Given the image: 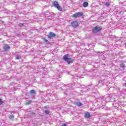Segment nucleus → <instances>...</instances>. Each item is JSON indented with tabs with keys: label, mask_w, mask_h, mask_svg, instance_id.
I'll list each match as a JSON object with an SVG mask.
<instances>
[{
	"label": "nucleus",
	"mask_w": 126,
	"mask_h": 126,
	"mask_svg": "<svg viewBox=\"0 0 126 126\" xmlns=\"http://www.w3.org/2000/svg\"><path fill=\"white\" fill-rule=\"evenodd\" d=\"M99 100L101 101V105H102V106L105 105V103L104 104L103 103H106V102H115V101H116V99L114 97H112L110 94L105 96V98L104 96H102L99 98Z\"/></svg>",
	"instance_id": "1"
},
{
	"label": "nucleus",
	"mask_w": 126,
	"mask_h": 126,
	"mask_svg": "<svg viewBox=\"0 0 126 126\" xmlns=\"http://www.w3.org/2000/svg\"><path fill=\"white\" fill-rule=\"evenodd\" d=\"M53 3L54 4V6H55V7H56V8H57L58 10H59L60 11H63V8L62 7V6L59 5V2L58 1H54Z\"/></svg>",
	"instance_id": "2"
},
{
	"label": "nucleus",
	"mask_w": 126,
	"mask_h": 126,
	"mask_svg": "<svg viewBox=\"0 0 126 126\" xmlns=\"http://www.w3.org/2000/svg\"><path fill=\"white\" fill-rule=\"evenodd\" d=\"M63 59L64 61L67 62L68 64H70V63H72V62L71 61V59L68 58V55H65L63 57Z\"/></svg>",
	"instance_id": "3"
},
{
	"label": "nucleus",
	"mask_w": 126,
	"mask_h": 126,
	"mask_svg": "<svg viewBox=\"0 0 126 126\" xmlns=\"http://www.w3.org/2000/svg\"><path fill=\"white\" fill-rule=\"evenodd\" d=\"M101 30H102V27L100 26H97L94 28L93 29V33H97V32H99V31H101Z\"/></svg>",
	"instance_id": "4"
},
{
	"label": "nucleus",
	"mask_w": 126,
	"mask_h": 126,
	"mask_svg": "<svg viewBox=\"0 0 126 126\" xmlns=\"http://www.w3.org/2000/svg\"><path fill=\"white\" fill-rule=\"evenodd\" d=\"M83 15V12H78L75 14H73V17L74 18H77V17H81Z\"/></svg>",
	"instance_id": "5"
},
{
	"label": "nucleus",
	"mask_w": 126,
	"mask_h": 126,
	"mask_svg": "<svg viewBox=\"0 0 126 126\" xmlns=\"http://www.w3.org/2000/svg\"><path fill=\"white\" fill-rule=\"evenodd\" d=\"M71 25L73 28H76L78 27V22L76 21H74L71 23Z\"/></svg>",
	"instance_id": "6"
},
{
	"label": "nucleus",
	"mask_w": 126,
	"mask_h": 126,
	"mask_svg": "<svg viewBox=\"0 0 126 126\" xmlns=\"http://www.w3.org/2000/svg\"><path fill=\"white\" fill-rule=\"evenodd\" d=\"M54 37H56V34L53 33V32H50L48 35V38L51 39V38H54Z\"/></svg>",
	"instance_id": "7"
},
{
	"label": "nucleus",
	"mask_w": 126,
	"mask_h": 126,
	"mask_svg": "<svg viewBox=\"0 0 126 126\" xmlns=\"http://www.w3.org/2000/svg\"><path fill=\"white\" fill-rule=\"evenodd\" d=\"M85 118H86L87 119L88 118H90V113L89 112H86L85 113Z\"/></svg>",
	"instance_id": "8"
},
{
	"label": "nucleus",
	"mask_w": 126,
	"mask_h": 126,
	"mask_svg": "<svg viewBox=\"0 0 126 126\" xmlns=\"http://www.w3.org/2000/svg\"><path fill=\"white\" fill-rule=\"evenodd\" d=\"M83 6L84 7H87L88 6V2L87 1H85L83 3Z\"/></svg>",
	"instance_id": "9"
},
{
	"label": "nucleus",
	"mask_w": 126,
	"mask_h": 126,
	"mask_svg": "<svg viewBox=\"0 0 126 126\" xmlns=\"http://www.w3.org/2000/svg\"><path fill=\"white\" fill-rule=\"evenodd\" d=\"M3 49L4 50H9V46H8V45H5L3 47Z\"/></svg>",
	"instance_id": "10"
},
{
	"label": "nucleus",
	"mask_w": 126,
	"mask_h": 126,
	"mask_svg": "<svg viewBox=\"0 0 126 126\" xmlns=\"http://www.w3.org/2000/svg\"><path fill=\"white\" fill-rule=\"evenodd\" d=\"M61 77V75H59L58 74H57L54 76V78L55 79H58V78H60Z\"/></svg>",
	"instance_id": "11"
},
{
	"label": "nucleus",
	"mask_w": 126,
	"mask_h": 126,
	"mask_svg": "<svg viewBox=\"0 0 126 126\" xmlns=\"http://www.w3.org/2000/svg\"><path fill=\"white\" fill-rule=\"evenodd\" d=\"M120 67L122 68L121 70L122 69H123V70L125 69V65H124V63H121L120 64Z\"/></svg>",
	"instance_id": "12"
},
{
	"label": "nucleus",
	"mask_w": 126,
	"mask_h": 126,
	"mask_svg": "<svg viewBox=\"0 0 126 126\" xmlns=\"http://www.w3.org/2000/svg\"><path fill=\"white\" fill-rule=\"evenodd\" d=\"M45 113L46 114V115H49V114H50V110L46 109L45 111Z\"/></svg>",
	"instance_id": "13"
},
{
	"label": "nucleus",
	"mask_w": 126,
	"mask_h": 126,
	"mask_svg": "<svg viewBox=\"0 0 126 126\" xmlns=\"http://www.w3.org/2000/svg\"><path fill=\"white\" fill-rule=\"evenodd\" d=\"M77 106H81L82 105V103L81 102L78 101L76 103Z\"/></svg>",
	"instance_id": "14"
},
{
	"label": "nucleus",
	"mask_w": 126,
	"mask_h": 126,
	"mask_svg": "<svg viewBox=\"0 0 126 126\" xmlns=\"http://www.w3.org/2000/svg\"><path fill=\"white\" fill-rule=\"evenodd\" d=\"M35 93V90H32L30 92V94H34Z\"/></svg>",
	"instance_id": "15"
},
{
	"label": "nucleus",
	"mask_w": 126,
	"mask_h": 126,
	"mask_svg": "<svg viewBox=\"0 0 126 126\" xmlns=\"http://www.w3.org/2000/svg\"><path fill=\"white\" fill-rule=\"evenodd\" d=\"M31 103H32L31 100H29L26 102V105H30Z\"/></svg>",
	"instance_id": "16"
},
{
	"label": "nucleus",
	"mask_w": 126,
	"mask_h": 126,
	"mask_svg": "<svg viewBox=\"0 0 126 126\" xmlns=\"http://www.w3.org/2000/svg\"><path fill=\"white\" fill-rule=\"evenodd\" d=\"M43 40H44V41H45L46 42V43L47 44H49V41H48V40L46 39V38H43Z\"/></svg>",
	"instance_id": "17"
},
{
	"label": "nucleus",
	"mask_w": 126,
	"mask_h": 126,
	"mask_svg": "<svg viewBox=\"0 0 126 126\" xmlns=\"http://www.w3.org/2000/svg\"><path fill=\"white\" fill-rule=\"evenodd\" d=\"M20 58H21V56H20V55H18V56H16V60H19V59H20Z\"/></svg>",
	"instance_id": "18"
},
{
	"label": "nucleus",
	"mask_w": 126,
	"mask_h": 126,
	"mask_svg": "<svg viewBox=\"0 0 126 126\" xmlns=\"http://www.w3.org/2000/svg\"><path fill=\"white\" fill-rule=\"evenodd\" d=\"M105 5L106 6H110V3L108 2H107L106 3H105Z\"/></svg>",
	"instance_id": "19"
},
{
	"label": "nucleus",
	"mask_w": 126,
	"mask_h": 126,
	"mask_svg": "<svg viewBox=\"0 0 126 126\" xmlns=\"http://www.w3.org/2000/svg\"><path fill=\"white\" fill-rule=\"evenodd\" d=\"M13 118H14V116L11 115L9 116V119H13Z\"/></svg>",
	"instance_id": "20"
},
{
	"label": "nucleus",
	"mask_w": 126,
	"mask_h": 126,
	"mask_svg": "<svg viewBox=\"0 0 126 126\" xmlns=\"http://www.w3.org/2000/svg\"><path fill=\"white\" fill-rule=\"evenodd\" d=\"M23 25V24L22 23H20L19 24V26H20V27H22Z\"/></svg>",
	"instance_id": "21"
},
{
	"label": "nucleus",
	"mask_w": 126,
	"mask_h": 126,
	"mask_svg": "<svg viewBox=\"0 0 126 126\" xmlns=\"http://www.w3.org/2000/svg\"><path fill=\"white\" fill-rule=\"evenodd\" d=\"M3 103L2 101L1 100V99H0V105H1V104Z\"/></svg>",
	"instance_id": "22"
},
{
	"label": "nucleus",
	"mask_w": 126,
	"mask_h": 126,
	"mask_svg": "<svg viewBox=\"0 0 126 126\" xmlns=\"http://www.w3.org/2000/svg\"><path fill=\"white\" fill-rule=\"evenodd\" d=\"M62 126H66V125L65 124H63V125H62Z\"/></svg>",
	"instance_id": "23"
},
{
	"label": "nucleus",
	"mask_w": 126,
	"mask_h": 126,
	"mask_svg": "<svg viewBox=\"0 0 126 126\" xmlns=\"http://www.w3.org/2000/svg\"><path fill=\"white\" fill-rule=\"evenodd\" d=\"M99 83H102V81H99Z\"/></svg>",
	"instance_id": "24"
}]
</instances>
